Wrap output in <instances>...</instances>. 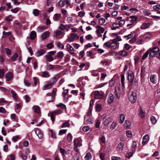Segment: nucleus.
<instances>
[{"instance_id":"nucleus-1","label":"nucleus","mask_w":160,"mask_h":160,"mask_svg":"<svg viewBox=\"0 0 160 160\" xmlns=\"http://www.w3.org/2000/svg\"><path fill=\"white\" fill-rule=\"evenodd\" d=\"M148 50L150 52V57H153L155 56L156 57L160 58V51L158 47H154L152 49L150 48Z\"/></svg>"},{"instance_id":"nucleus-2","label":"nucleus","mask_w":160,"mask_h":160,"mask_svg":"<svg viewBox=\"0 0 160 160\" xmlns=\"http://www.w3.org/2000/svg\"><path fill=\"white\" fill-rule=\"evenodd\" d=\"M119 41H120V37L118 36L115 39L113 40V42L111 43L109 41L107 42L104 44L103 46L108 48H109L111 47V44L114 43H116V45L119 47V43L118 42Z\"/></svg>"},{"instance_id":"nucleus-3","label":"nucleus","mask_w":160,"mask_h":160,"mask_svg":"<svg viewBox=\"0 0 160 160\" xmlns=\"http://www.w3.org/2000/svg\"><path fill=\"white\" fill-rule=\"evenodd\" d=\"M79 38L77 34L72 33L70 34V35L68 37V38L67 39V42H71L75 40L78 39Z\"/></svg>"},{"instance_id":"nucleus-4","label":"nucleus","mask_w":160,"mask_h":160,"mask_svg":"<svg viewBox=\"0 0 160 160\" xmlns=\"http://www.w3.org/2000/svg\"><path fill=\"white\" fill-rule=\"evenodd\" d=\"M137 98V95L136 92L133 91L132 92L129 97V100L132 103H134L136 102Z\"/></svg>"},{"instance_id":"nucleus-5","label":"nucleus","mask_w":160,"mask_h":160,"mask_svg":"<svg viewBox=\"0 0 160 160\" xmlns=\"http://www.w3.org/2000/svg\"><path fill=\"white\" fill-rule=\"evenodd\" d=\"M52 81H53L52 83H49L45 85L43 89L47 90L51 88L52 85L54 84L56 82V78L55 77L53 78H52Z\"/></svg>"},{"instance_id":"nucleus-6","label":"nucleus","mask_w":160,"mask_h":160,"mask_svg":"<svg viewBox=\"0 0 160 160\" xmlns=\"http://www.w3.org/2000/svg\"><path fill=\"white\" fill-rule=\"evenodd\" d=\"M96 28H97L96 32L98 36L101 37L102 36L101 34L103 32L104 30V28L100 26H97Z\"/></svg>"},{"instance_id":"nucleus-7","label":"nucleus","mask_w":160,"mask_h":160,"mask_svg":"<svg viewBox=\"0 0 160 160\" xmlns=\"http://www.w3.org/2000/svg\"><path fill=\"white\" fill-rule=\"evenodd\" d=\"M56 92L57 89L56 88H54L53 89L52 92H49L47 94V96H52V99L49 101V102H53L54 101L55 99V96L56 95Z\"/></svg>"},{"instance_id":"nucleus-8","label":"nucleus","mask_w":160,"mask_h":160,"mask_svg":"<svg viewBox=\"0 0 160 160\" xmlns=\"http://www.w3.org/2000/svg\"><path fill=\"white\" fill-rule=\"evenodd\" d=\"M58 6L61 7H62L65 5H67V7H68L70 5V3L68 0H61L58 3Z\"/></svg>"},{"instance_id":"nucleus-9","label":"nucleus","mask_w":160,"mask_h":160,"mask_svg":"<svg viewBox=\"0 0 160 160\" xmlns=\"http://www.w3.org/2000/svg\"><path fill=\"white\" fill-rule=\"evenodd\" d=\"M93 92L96 98L100 99L103 97V93L102 92L100 93L98 91H95Z\"/></svg>"},{"instance_id":"nucleus-10","label":"nucleus","mask_w":160,"mask_h":160,"mask_svg":"<svg viewBox=\"0 0 160 160\" xmlns=\"http://www.w3.org/2000/svg\"><path fill=\"white\" fill-rule=\"evenodd\" d=\"M34 131L36 134L38 136L39 139H42L43 136L42 132L37 128L34 129Z\"/></svg>"},{"instance_id":"nucleus-11","label":"nucleus","mask_w":160,"mask_h":160,"mask_svg":"<svg viewBox=\"0 0 160 160\" xmlns=\"http://www.w3.org/2000/svg\"><path fill=\"white\" fill-rule=\"evenodd\" d=\"M82 140L80 138H78L74 140V146L80 147L82 146Z\"/></svg>"},{"instance_id":"nucleus-12","label":"nucleus","mask_w":160,"mask_h":160,"mask_svg":"<svg viewBox=\"0 0 160 160\" xmlns=\"http://www.w3.org/2000/svg\"><path fill=\"white\" fill-rule=\"evenodd\" d=\"M54 34L56 37L61 38H62L64 35L62 32L59 30H56L55 31Z\"/></svg>"},{"instance_id":"nucleus-13","label":"nucleus","mask_w":160,"mask_h":160,"mask_svg":"<svg viewBox=\"0 0 160 160\" xmlns=\"http://www.w3.org/2000/svg\"><path fill=\"white\" fill-rule=\"evenodd\" d=\"M131 122L129 120H126L123 125V128L125 129H129L131 127Z\"/></svg>"},{"instance_id":"nucleus-14","label":"nucleus","mask_w":160,"mask_h":160,"mask_svg":"<svg viewBox=\"0 0 160 160\" xmlns=\"http://www.w3.org/2000/svg\"><path fill=\"white\" fill-rule=\"evenodd\" d=\"M114 96L112 93L109 94L108 98V103L110 104L112 103L114 101Z\"/></svg>"},{"instance_id":"nucleus-15","label":"nucleus","mask_w":160,"mask_h":160,"mask_svg":"<svg viewBox=\"0 0 160 160\" xmlns=\"http://www.w3.org/2000/svg\"><path fill=\"white\" fill-rule=\"evenodd\" d=\"M149 137L148 134H146L143 138L142 143L143 145L146 144L149 140Z\"/></svg>"},{"instance_id":"nucleus-16","label":"nucleus","mask_w":160,"mask_h":160,"mask_svg":"<svg viewBox=\"0 0 160 160\" xmlns=\"http://www.w3.org/2000/svg\"><path fill=\"white\" fill-rule=\"evenodd\" d=\"M5 78L7 81H10L13 78L12 73L11 72L7 73L5 75Z\"/></svg>"},{"instance_id":"nucleus-17","label":"nucleus","mask_w":160,"mask_h":160,"mask_svg":"<svg viewBox=\"0 0 160 160\" xmlns=\"http://www.w3.org/2000/svg\"><path fill=\"white\" fill-rule=\"evenodd\" d=\"M134 78V74L132 72L128 73V79L129 82H132L133 81Z\"/></svg>"},{"instance_id":"nucleus-18","label":"nucleus","mask_w":160,"mask_h":160,"mask_svg":"<svg viewBox=\"0 0 160 160\" xmlns=\"http://www.w3.org/2000/svg\"><path fill=\"white\" fill-rule=\"evenodd\" d=\"M45 52V51L43 49H40L35 54L36 57H39L43 55Z\"/></svg>"},{"instance_id":"nucleus-19","label":"nucleus","mask_w":160,"mask_h":160,"mask_svg":"<svg viewBox=\"0 0 160 160\" xmlns=\"http://www.w3.org/2000/svg\"><path fill=\"white\" fill-rule=\"evenodd\" d=\"M61 14L59 13H56L54 15L53 19V20L56 21H58L60 18L61 17Z\"/></svg>"},{"instance_id":"nucleus-20","label":"nucleus","mask_w":160,"mask_h":160,"mask_svg":"<svg viewBox=\"0 0 160 160\" xmlns=\"http://www.w3.org/2000/svg\"><path fill=\"white\" fill-rule=\"evenodd\" d=\"M50 32L48 31H46L44 32L41 36V38L42 40L48 38Z\"/></svg>"},{"instance_id":"nucleus-21","label":"nucleus","mask_w":160,"mask_h":160,"mask_svg":"<svg viewBox=\"0 0 160 160\" xmlns=\"http://www.w3.org/2000/svg\"><path fill=\"white\" fill-rule=\"evenodd\" d=\"M151 24L149 22L144 23L142 24L141 28L142 29H145L148 28L150 26Z\"/></svg>"},{"instance_id":"nucleus-22","label":"nucleus","mask_w":160,"mask_h":160,"mask_svg":"<svg viewBox=\"0 0 160 160\" xmlns=\"http://www.w3.org/2000/svg\"><path fill=\"white\" fill-rule=\"evenodd\" d=\"M115 92L117 97L119 98H120V87L119 86L116 87Z\"/></svg>"},{"instance_id":"nucleus-23","label":"nucleus","mask_w":160,"mask_h":160,"mask_svg":"<svg viewBox=\"0 0 160 160\" xmlns=\"http://www.w3.org/2000/svg\"><path fill=\"white\" fill-rule=\"evenodd\" d=\"M120 27V21L118 22V24L116 23H114L112 24V30H115L117 28H119Z\"/></svg>"},{"instance_id":"nucleus-24","label":"nucleus","mask_w":160,"mask_h":160,"mask_svg":"<svg viewBox=\"0 0 160 160\" xmlns=\"http://www.w3.org/2000/svg\"><path fill=\"white\" fill-rule=\"evenodd\" d=\"M32 109L34 112L37 113H39L40 112V107L37 105H35L33 106Z\"/></svg>"},{"instance_id":"nucleus-25","label":"nucleus","mask_w":160,"mask_h":160,"mask_svg":"<svg viewBox=\"0 0 160 160\" xmlns=\"http://www.w3.org/2000/svg\"><path fill=\"white\" fill-rule=\"evenodd\" d=\"M112 122V119L110 118H107L104 122L105 126H107Z\"/></svg>"},{"instance_id":"nucleus-26","label":"nucleus","mask_w":160,"mask_h":160,"mask_svg":"<svg viewBox=\"0 0 160 160\" xmlns=\"http://www.w3.org/2000/svg\"><path fill=\"white\" fill-rule=\"evenodd\" d=\"M46 58L47 61L51 62L53 61V59L52 55L50 54L47 55L45 56Z\"/></svg>"},{"instance_id":"nucleus-27","label":"nucleus","mask_w":160,"mask_h":160,"mask_svg":"<svg viewBox=\"0 0 160 160\" xmlns=\"http://www.w3.org/2000/svg\"><path fill=\"white\" fill-rule=\"evenodd\" d=\"M36 36V33L34 31H32L30 34V38L32 40L35 39Z\"/></svg>"},{"instance_id":"nucleus-28","label":"nucleus","mask_w":160,"mask_h":160,"mask_svg":"<svg viewBox=\"0 0 160 160\" xmlns=\"http://www.w3.org/2000/svg\"><path fill=\"white\" fill-rule=\"evenodd\" d=\"M11 93L12 94V97L15 100H18V98L17 96V95L15 92L12 90L11 91Z\"/></svg>"},{"instance_id":"nucleus-29","label":"nucleus","mask_w":160,"mask_h":160,"mask_svg":"<svg viewBox=\"0 0 160 160\" xmlns=\"http://www.w3.org/2000/svg\"><path fill=\"white\" fill-rule=\"evenodd\" d=\"M144 37L145 38L149 39L152 38V35L150 32H148L144 35Z\"/></svg>"},{"instance_id":"nucleus-30","label":"nucleus","mask_w":160,"mask_h":160,"mask_svg":"<svg viewBox=\"0 0 160 160\" xmlns=\"http://www.w3.org/2000/svg\"><path fill=\"white\" fill-rule=\"evenodd\" d=\"M64 56L63 52L62 51H59L58 53L57 57L58 58H62Z\"/></svg>"},{"instance_id":"nucleus-31","label":"nucleus","mask_w":160,"mask_h":160,"mask_svg":"<svg viewBox=\"0 0 160 160\" xmlns=\"http://www.w3.org/2000/svg\"><path fill=\"white\" fill-rule=\"evenodd\" d=\"M155 76L153 75H151L150 77V81L153 84H155L156 83V80L155 78Z\"/></svg>"},{"instance_id":"nucleus-32","label":"nucleus","mask_w":160,"mask_h":160,"mask_svg":"<svg viewBox=\"0 0 160 160\" xmlns=\"http://www.w3.org/2000/svg\"><path fill=\"white\" fill-rule=\"evenodd\" d=\"M145 113L141 109L139 114V116L141 118H143L145 117Z\"/></svg>"},{"instance_id":"nucleus-33","label":"nucleus","mask_w":160,"mask_h":160,"mask_svg":"<svg viewBox=\"0 0 160 160\" xmlns=\"http://www.w3.org/2000/svg\"><path fill=\"white\" fill-rule=\"evenodd\" d=\"M137 148V143L135 141L133 142L132 144V151L134 152L135 150Z\"/></svg>"},{"instance_id":"nucleus-34","label":"nucleus","mask_w":160,"mask_h":160,"mask_svg":"<svg viewBox=\"0 0 160 160\" xmlns=\"http://www.w3.org/2000/svg\"><path fill=\"white\" fill-rule=\"evenodd\" d=\"M49 73L46 71L44 72L42 74V76L44 78H47L50 76Z\"/></svg>"},{"instance_id":"nucleus-35","label":"nucleus","mask_w":160,"mask_h":160,"mask_svg":"<svg viewBox=\"0 0 160 160\" xmlns=\"http://www.w3.org/2000/svg\"><path fill=\"white\" fill-rule=\"evenodd\" d=\"M68 27V25H65L63 24H61L59 26V29L62 30H64L67 27Z\"/></svg>"},{"instance_id":"nucleus-36","label":"nucleus","mask_w":160,"mask_h":160,"mask_svg":"<svg viewBox=\"0 0 160 160\" xmlns=\"http://www.w3.org/2000/svg\"><path fill=\"white\" fill-rule=\"evenodd\" d=\"M72 136L71 134L69 133L67 136L68 140L69 142H71L72 140Z\"/></svg>"},{"instance_id":"nucleus-37","label":"nucleus","mask_w":160,"mask_h":160,"mask_svg":"<svg viewBox=\"0 0 160 160\" xmlns=\"http://www.w3.org/2000/svg\"><path fill=\"white\" fill-rule=\"evenodd\" d=\"M106 20L103 18H101L99 19L98 22L101 25H103L105 22Z\"/></svg>"},{"instance_id":"nucleus-38","label":"nucleus","mask_w":160,"mask_h":160,"mask_svg":"<svg viewBox=\"0 0 160 160\" xmlns=\"http://www.w3.org/2000/svg\"><path fill=\"white\" fill-rule=\"evenodd\" d=\"M150 53L149 50H147L146 52L143 54L142 59L144 60L146 59L148 57V54Z\"/></svg>"},{"instance_id":"nucleus-39","label":"nucleus","mask_w":160,"mask_h":160,"mask_svg":"<svg viewBox=\"0 0 160 160\" xmlns=\"http://www.w3.org/2000/svg\"><path fill=\"white\" fill-rule=\"evenodd\" d=\"M123 142H121V150H122L124 146L127 144V142L125 141V138H123Z\"/></svg>"},{"instance_id":"nucleus-40","label":"nucleus","mask_w":160,"mask_h":160,"mask_svg":"<svg viewBox=\"0 0 160 160\" xmlns=\"http://www.w3.org/2000/svg\"><path fill=\"white\" fill-rule=\"evenodd\" d=\"M84 158L85 160H90L91 159V154L89 153H87L84 157Z\"/></svg>"},{"instance_id":"nucleus-41","label":"nucleus","mask_w":160,"mask_h":160,"mask_svg":"<svg viewBox=\"0 0 160 160\" xmlns=\"http://www.w3.org/2000/svg\"><path fill=\"white\" fill-rule=\"evenodd\" d=\"M13 17L11 15H10L9 16L6 17L5 19L6 21H11L12 20Z\"/></svg>"},{"instance_id":"nucleus-42","label":"nucleus","mask_w":160,"mask_h":160,"mask_svg":"<svg viewBox=\"0 0 160 160\" xmlns=\"http://www.w3.org/2000/svg\"><path fill=\"white\" fill-rule=\"evenodd\" d=\"M150 120L152 122V123L153 124H155L157 122V120L155 117L153 116L151 117Z\"/></svg>"},{"instance_id":"nucleus-43","label":"nucleus","mask_w":160,"mask_h":160,"mask_svg":"<svg viewBox=\"0 0 160 160\" xmlns=\"http://www.w3.org/2000/svg\"><path fill=\"white\" fill-rule=\"evenodd\" d=\"M102 109L101 105L97 104L96 105V111L99 112L101 111Z\"/></svg>"},{"instance_id":"nucleus-44","label":"nucleus","mask_w":160,"mask_h":160,"mask_svg":"<svg viewBox=\"0 0 160 160\" xmlns=\"http://www.w3.org/2000/svg\"><path fill=\"white\" fill-rule=\"evenodd\" d=\"M70 126V124L68 122H66L63 123L62 125V128H65L66 127H69Z\"/></svg>"},{"instance_id":"nucleus-45","label":"nucleus","mask_w":160,"mask_h":160,"mask_svg":"<svg viewBox=\"0 0 160 160\" xmlns=\"http://www.w3.org/2000/svg\"><path fill=\"white\" fill-rule=\"evenodd\" d=\"M56 106L58 107H60L63 109L66 108V106L65 105L62 103H60L58 104H56Z\"/></svg>"},{"instance_id":"nucleus-46","label":"nucleus","mask_w":160,"mask_h":160,"mask_svg":"<svg viewBox=\"0 0 160 160\" xmlns=\"http://www.w3.org/2000/svg\"><path fill=\"white\" fill-rule=\"evenodd\" d=\"M127 136L128 138H131L132 137V133L131 131L128 130L126 132Z\"/></svg>"},{"instance_id":"nucleus-47","label":"nucleus","mask_w":160,"mask_h":160,"mask_svg":"<svg viewBox=\"0 0 160 160\" xmlns=\"http://www.w3.org/2000/svg\"><path fill=\"white\" fill-rule=\"evenodd\" d=\"M57 45L58 47L59 48H60L61 47L62 49H63L64 48V45L63 44L60 42H58Z\"/></svg>"},{"instance_id":"nucleus-48","label":"nucleus","mask_w":160,"mask_h":160,"mask_svg":"<svg viewBox=\"0 0 160 160\" xmlns=\"http://www.w3.org/2000/svg\"><path fill=\"white\" fill-rule=\"evenodd\" d=\"M133 152H134L132 151V152H130L128 153H127L125 155L126 157L128 158H129L132 156Z\"/></svg>"},{"instance_id":"nucleus-49","label":"nucleus","mask_w":160,"mask_h":160,"mask_svg":"<svg viewBox=\"0 0 160 160\" xmlns=\"http://www.w3.org/2000/svg\"><path fill=\"white\" fill-rule=\"evenodd\" d=\"M62 113L61 110L60 109L58 110H56L54 111L52 113H53V114L57 115L58 114H60Z\"/></svg>"},{"instance_id":"nucleus-50","label":"nucleus","mask_w":160,"mask_h":160,"mask_svg":"<svg viewBox=\"0 0 160 160\" xmlns=\"http://www.w3.org/2000/svg\"><path fill=\"white\" fill-rule=\"evenodd\" d=\"M74 160H79V154L77 153H75L74 154L73 156Z\"/></svg>"},{"instance_id":"nucleus-51","label":"nucleus","mask_w":160,"mask_h":160,"mask_svg":"<svg viewBox=\"0 0 160 160\" xmlns=\"http://www.w3.org/2000/svg\"><path fill=\"white\" fill-rule=\"evenodd\" d=\"M153 9L156 11H159L160 9V5H157L154 6L153 7Z\"/></svg>"},{"instance_id":"nucleus-52","label":"nucleus","mask_w":160,"mask_h":160,"mask_svg":"<svg viewBox=\"0 0 160 160\" xmlns=\"http://www.w3.org/2000/svg\"><path fill=\"white\" fill-rule=\"evenodd\" d=\"M130 18L131 19L130 21L133 22L134 21L137 20V18L136 17L134 16H132L130 17Z\"/></svg>"},{"instance_id":"nucleus-53","label":"nucleus","mask_w":160,"mask_h":160,"mask_svg":"<svg viewBox=\"0 0 160 160\" xmlns=\"http://www.w3.org/2000/svg\"><path fill=\"white\" fill-rule=\"evenodd\" d=\"M117 123L114 122H112V123L111 126H110V129L113 130L115 128V127L116 126Z\"/></svg>"},{"instance_id":"nucleus-54","label":"nucleus","mask_w":160,"mask_h":160,"mask_svg":"<svg viewBox=\"0 0 160 160\" xmlns=\"http://www.w3.org/2000/svg\"><path fill=\"white\" fill-rule=\"evenodd\" d=\"M125 119V115L122 114H121V123H123Z\"/></svg>"},{"instance_id":"nucleus-55","label":"nucleus","mask_w":160,"mask_h":160,"mask_svg":"<svg viewBox=\"0 0 160 160\" xmlns=\"http://www.w3.org/2000/svg\"><path fill=\"white\" fill-rule=\"evenodd\" d=\"M45 29V28L43 26H39L37 28V31L38 32H41Z\"/></svg>"},{"instance_id":"nucleus-56","label":"nucleus","mask_w":160,"mask_h":160,"mask_svg":"<svg viewBox=\"0 0 160 160\" xmlns=\"http://www.w3.org/2000/svg\"><path fill=\"white\" fill-rule=\"evenodd\" d=\"M5 72L4 70L2 69H0V78L3 77L4 75Z\"/></svg>"},{"instance_id":"nucleus-57","label":"nucleus","mask_w":160,"mask_h":160,"mask_svg":"<svg viewBox=\"0 0 160 160\" xmlns=\"http://www.w3.org/2000/svg\"><path fill=\"white\" fill-rule=\"evenodd\" d=\"M39 11L36 9H35L33 10V13L35 16H38L39 14Z\"/></svg>"},{"instance_id":"nucleus-58","label":"nucleus","mask_w":160,"mask_h":160,"mask_svg":"<svg viewBox=\"0 0 160 160\" xmlns=\"http://www.w3.org/2000/svg\"><path fill=\"white\" fill-rule=\"evenodd\" d=\"M60 152L64 155V156L66 154V152L65 149H64L62 148H60Z\"/></svg>"},{"instance_id":"nucleus-59","label":"nucleus","mask_w":160,"mask_h":160,"mask_svg":"<svg viewBox=\"0 0 160 160\" xmlns=\"http://www.w3.org/2000/svg\"><path fill=\"white\" fill-rule=\"evenodd\" d=\"M115 81L114 80L111 79L109 82V86L111 87H112L114 84Z\"/></svg>"},{"instance_id":"nucleus-60","label":"nucleus","mask_w":160,"mask_h":160,"mask_svg":"<svg viewBox=\"0 0 160 160\" xmlns=\"http://www.w3.org/2000/svg\"><path fill=\"white\" fill-rule=\"evenodd\" d=\"M93 53L90 51H88L87 52V55L88 57H90L92 58L93 56Z\"/></svg>"},{"instance_id":"nucleus-61","label":"nucleus","mask_w":160,"mask_h":160,"mask_svg":"<svg viewBox=\"0 0 160 160\" xmlns=\"http://www.w3.org/2000/svg\"><path fill=\"white\" fill-rule=\"evenodd\" d=\"M49 131L51 133V135L52 138H56V137L55 133L53 132V130H50Z\"/></svg>"},{"instance_id":"nucleus-62","label":"nucleus","mask_w":160,"mask_h":160,"mask_svg":"<svg viewBox=\"0 0 160 160\" xmlns=\"http://www.w3.org/2000/svg\"><path fill=\"white\" fill-rule=\"evenodd\" d=\"M86 122L89 124H92L93 122V121L91 118H89L86 121Z\"/></svg>"},{"instance_id":"nucleus-63","label":"nucleus","mask_w":160,"mask_h":160,"mask_svg":"<svg viewBox=\"0 0 160 160\" xmlns=\"http://www.w3.org/2000/svg\"><path fill=\"white\" fill-rule=\"evenodd\" d=\"M85 12L82 11H80L78 12V15L81 17H82L85 15Z\"/></svg>"},{"instance_id":"nucleus-64","label":"nucleus","mask_w":160,"mask_h":160,"mask_svg":"<svg viewBox=\"0 0 160 160\" xmlns=\"http://www.w3.org/2000/svg\"><path fill=\"white\" fill-rule=\"evenodd\" d=\"M99 156L100 158L102 160H104V159L105 154L102 153H100L99 154Z\"/></svg>"}]
</instances>
